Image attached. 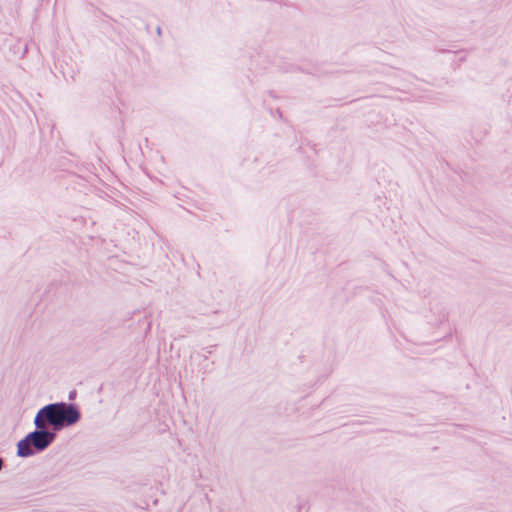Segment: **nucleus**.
Returning a JSON list of instances; mask_svg holds the SVG:
<instances>
[{
  "instance_id": "obj_1",
  "label": "nucleus",
  "mask_w": 512,
  "mask_h": 512,
  "mask_svg": "<svg viewBox=\"0 0 512 512\" xmlns=\"http://www.w3.org/2000/svg\"><path fill=\"white\" fill-rule=\"evenodd\" d=\"M61 401L42 406L36 413L33 423L35 429L27 433L17 444L16 455L29 458L45 451L57 438V423Z\"/></svg>"
},
{
  "instance_id": "obj_2",
  "label": "nucleus",
  "mask_w": 512,
  "mask_h": 512,
  "mask_svg": "<svg viewBox=\"0 0 512 512\" xmlns=\"http://www.w3.org/2000/svg\"><path fill=\"white\" fill-rule=\"evenodd\" d=\"M62 407L59 409L57 434L69 427L76 425L82 418L80 407L74 402L61 401Z\"/></svg>"
},
{
  "instance_id": "obj_3",
  "label": "nucleus",
  "mask_w": 512,
  "mask_h": 512,
  "mask_svg": "<svg viewBox=\"0 0 512 512\" xmlns=\"http://www.w3.org/2000/svg\"><path fill=\"white\" fill-rule=\"evenodd\" d=\"M279 69L285 73H293L299 71L313 76L318 75L319 73V69L316 66H313L312 68H305L294 64H284L279 66Z\"/></svg>"
},
{
  "instance_id": "obj_4",
  "label": "nucleus",
  "mask_w": 512,
  "mask_h": 512,
  "mask_svg": "<svg viewBox=\"0 0 512 512\" xmlns=\"http://www.w3.org/2000/svg\"><path fill=\"white\" fill-rule=\"evenodd\" d=\"M76 397H77V391L75 389L69 391V393H68V400L70 402H73L76 399Z\"/></svg>"
},
{
  "instance_id": "obj_5",
  "label": "nucleus",
  "mask_w": 512,
  "mask_h": 512,
  "mask_svg": "<svg viewBox=\"0 0 512 512\" xmlns=\"http://www.w3.org/2000/svg\"><path fill=\"white\" fill-rule=\"evenodd\" d=\"M215 348H216V345H210V346L203 348V350H205L208 354H211V353H213Z\"/></svg>"
},
{
  "instance_id": "obj_6",
  "label": "nucleus",
  "mask_w": 512,
  "mask_h": 512,
  "mask_svg": "<svg viewBox=\"0 0 512 512\" xmlns=\"http://www.w3.org/2000/svg\"><path fill=\"white\" fill-rule=\"evenodd\" d=\"M447 319H448V312L442 311L440 313V321L443 322V321H446Z\"/></svg>"
},
{
  "instance_id": "obj_7",
  "label": "nucleus",
  "mask_w": 512,
  "mask_h": 512,
  "mask_svg": "<svg viewBox=\"0 0 512 512\" xmlns=\"http://www.w3.org/2000/svg\"><path fill=\"white\" fill-rule=\"evenodd\" d=\"M268 94H269V96H270V97H272V98H277V95L275 94V91H274V90H269V91H268Z\"/></svg>"
},
{
  "instance_id": "obj_8",
  "label": "nucleus",
  "mask_w": 512,
  "mask_h": 512,
  "mask_svg": "<svg viewBox=\"0 0 512 512\" xmlns=\"http://www.w3.org/2000/svg\"><path fill=\"white\" fill-rule=\"evenodd\" d=\"M156 33H157L158 36L162 35V28L160 26H157Z\"/></svg>"
},
{
  "instance_id": "obj_9",
  "label": "nucleus",
  "mask_w": 512,
  "mask_h": 512,
  "mask_svg": "<svg viewBox=\"0 0 512 512\" xmlns=\"http://www.w3.org/2000/svg\"><path fill=\"white\" fill-rule=\"evenodd\" d=\"M276 113H277V115H279L280 118H282L283 115H282V111L280 109H277Z\"/></svg>"
},
{
  "instance_id": "obj_10",
  "label": "nucleus",
  "mask_w": 512,
  "mask_h": 512,
  "mask_svg": "<svg viewBox=\"0 0 512 512\" xmlns=\"http://www.w3.org/2000/svg\"><path fill=\"white\" fill-rule=\"evenodd\" d=\"M145 29H146L147 32H150V26L149 25H146Z\"/></svg>"
},
{
  "instance_id": "obj_11",
  "label": "nucleus",
  "mask_w": 512,
  "mask_h": 512,
  "mask_svg": "<svg viewBox=\"0 0 512 512\" xmlns=\"http://www.w3.org/2000/svg\"><path fill=\"white\" fill-rule=\"evenodd\" d=\"M205 500H207L210 503V498L207 494L205 495Z\"/></svg>"
},
{
  "instance_id": "obj_12",
  "label": "nucleus",
  "mask_w": 512,
  "mask_h": 512,
  "mask_svg": "<svg viewBox=\"0 0 512 512\" xmlns=\"http://www.w3.org/2000/svg\"><path fill=\"white\" fill-rule=\"evenodd\" d=\"M441 52H442V53H448V52H450V50H445V49H443V50H441Z\"/></svg>"
},
{
  "instance_id": "obj_13",
  "label": "nucleus",
  "mask_w": 512,
  "mask_h": 512,
  "mask_svg": "<svg viewBox=\"0 0 512 512\" xmlns=\"http://www.w3.org/2000/svg\"><path fill=\"white\" fill-rule=\"evenodd\" d=\"M460 61H465V56L460 58Z\"/></svg>"
}]
</instances>
